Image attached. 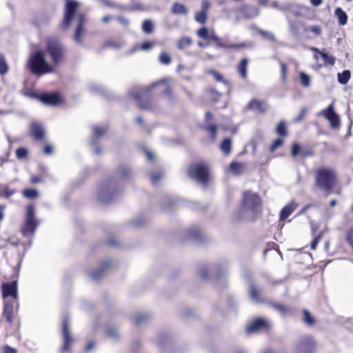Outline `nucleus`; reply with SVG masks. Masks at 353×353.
Listing matches in <instances>:
<instances>
[{"label":"nucleus","instance_id":"f257e3e1","mask_svg":"<svg viewBox=\"0 0 353 353\" xmlns=\"http://www.w3.org/2000/svg\"><path fill=\"white\" fill-rule=\"evenodd\" d=\"M46 52L50 57L52 64L47 62L43 51L39 50L32 54L28 60V67L32 74L42 75L54 72V68L61 64L65 54V47L55 37L46 39Z\"/></svg>","mask_w":353,"mask_h":353},{"label":"nucleus","instance_id":"f03ea898","mask_svg":"<svg viewBox=\"0 0 353 353\" xmlns=\"http://www.w3.org/2000/svg\"><path fill=\"white\" fill-rule=\"evenodd\" d=\"M261 199L260 196L252 191L243 193L240 201V208L234 214L236 220L253 221L261 211Z\"/></svg>","mask_w":353,"mask_h":353},{"label":"nucleus","instance_id":"7ed1b4c3","mask_svg":"<svg viewBox=\"0 0 353 353\" xmlns=\"http://www.w3.org/2000/svg\"><path fill=\"white\" fill-rule=\"evenodd\" d=\"M157 88L159 93H163L164 95L170 98L172 96V91L168 85L165 80L162 79L158 82L152 83L148 87H136L130 89L128 91V95L132 97L137 102L139 108L144 110H152V106L149 101H144L150 91L154 88Z\"/></svg>","mask_w":353,"mask_h":353},{"label":"nucleus","instance_id":"20e7f679","mask_svg":"<svg viewBox=\"0 0 353 353\" xmlns=\"http://www.w3.org/2000/svg\"><path fill=\"white\" fill-rule=\"evenodd\" d=\"M316 185L321 190L330 192L336 183L335 173L328 168H321L316 171Z\"/></svg>","mask_w":353,"mask_h":353},{"label":"nucleus","instance_id":"39448f33","mask_svg":"<svg viewBox=\"0 0 353 353\" xmlns=\"http://www.w3.org/2000/svg\"><path fill=\"white\" fill-rule=\"evenodd\" d=\"M39 224L35 218V208L34 205H29L26 210L25 222L21 229L23 235L27 237L32 236Z\"/></svg>","mask_w":353,"mask_h":353},{"label":"nucleus","instance_id":"423d86ee","mask_svg":"<svg viewBox=\"0 0 353 353\" xmlns=\"http://www.w3.org/2000/svg\"><path fill=\"white\" fill-rule=\"evenodd\" d=\"M119 194L115 182L112 180L103 183L98 191L97 197L101 203H108L113 201Z\"/></svg>","mask_w":353,"mask_h":353},{"label":"nucleus","instance_id":"0eeeda50","mask_svg":"<svg viewBox=\"0 0 353 353\" xmlns=\"http://www.w3.org/2000/svg\"><path fill=\"white\" fill-rule=\"evenodd\" d=\"M188 176L196 182L205 185L208 181V168L202 163H193L188 169Z\"/></svg>","mask_w":353,"mask_h":353},{"label":"nucleus","instance_id":"6e6552de","mask_svg":"<svg viewBox=\"0 0 353 353\" xmlns=\"http://www.w3.org/2000/svg\"><path fill=\"white\" fill-rule=\"evenodd\" d=\"M227 272V263L225 261L212 265L210 267L203 266L199 270V276L201 279L207 281L210 278V274H215L216 277L221 278Z\"/></svg>","mask_w":353,"mask_h":353},{"label":"nucleus","instance_id":"1a4fd4ad","mask_svg":"<svg viewBox=\"0 0 353 353\" xmlns=\"http://www.w3.org/2000/svg\"><path fill=\"white\" fill-rule=\"evenodd\" d=\"M315 347L314 339L310 336H304L296 341L294 353H314Z\"/></svg>","mask_w":353,"mask_h":353},{"label":"nucleus","instance_id":"9d476101","mask_svg":"<svg viewBox=\"0 0 353 353\" xmlns=\"http://www.w3.org/2000/svg\"><path fill=\"white\" fill-rule=\"evenodd\" d=\"M62 336L63 344L60 350L61 353L68 352L73 342L70 330V318L64 315L62 319Z\"/></svg>","mask_w":353,"mask_h":353},{"label":"nucleus","instance_id":"9b49d317","mask_svg":"<svg viewBox=\"0 0 353 353\" xmlns=\"http://www.w3.org/2000/svg\"><path fill=\"white\" fill-rule=\"evenodd\" d=\"M1 292L3 300L9 299V297H10V300H14L17 307L19 306L17 281L3 283L1 285Z\"/></svg>","mask_w":353,"mask_h":353},{"label":"nucleus","instance_id":"f8f14e48","mask_svg":"<svg viewBox=\"0 0 353 353\" xmlns=\"http://www.w3.org/2000/svg\"><path fill=\"white\" fill-rule=\"evenodd\" d=\"M78 3L73 0H68L65 5V14L63 20L61 23V27L68 29L70 26L72 20L74 18L75 12L77 9Z\"/></svg>","mask_w":353,"mask_h":353},{"label":"nucleus","instance_id":"ddd939ff","mask_svg":"<svg viewBox=\"0 0 353 353\" xmlns=\"http://www.w3.org/2000/svg\"><path fill=\"white\" fill-rule=\"evenodd\" d=\"M318 115H323L330 122L332 128H336L339 126V117L334 111L333 103L318 113Z\"/></svg>","mask_w":353,"mask_h":353},{"label":"nucleus","instance_id":"4468645a","mask_svg":"<svg viewBox=\"0 0 353 353\" xmlns=\"http://www.w3.org/2000/svg\"><path fill=\"white\" fill-rule=\"evenodd\" d=\"M270 326V323L263 318H257L250 321L246 327V332L254 333L260 330H268Z\"/></svg>","mask_w":353,"mask_h":353},{"label":"nucleus","instance_id":"2eb2a0df","mask_svg":"<svg viewBox=\"0 0 353 353\" xmlns=\"http://www.w3.org/2000/svg\"><path fill=\"white\" fill-rule=\"evenodd\" d=\"M3 301V316H5L7 321L11 323L14 319V310L17 311L19 306L17 307L14 300L6 299Z\"/></svg>","mask_w":353,"mask_h":353},{"label":"nucleus","instance_id":"dca6fc26","mask_svg":"<svg viewBox=\"0 0 353 353\" xmlns=\"http://www.w3.org/2000/svg\"><path fill=\"white\" fill-rule=\"evenodd\" d=\"M106 130L107 128L104 125H96L92 128L93 137L90 139V143L94 147V153L97 155L101 153V149L96 146L97 141L105 133Z\"/></svg>","mask_w":353,"mask_h":353},{"label":"nucleus","instance_id":"f3484780","mask_svg":"<svg viewBox=\"0 0 353 353\" xmlns=\"http://www.w3.org/2000/svg\"><path fill=\"white\" fill-rule=\"evenodd\" d=\"M39 99L44 104L55 106L61 103V98L58 93H43Z\"/></svg>","mask_w":353,"mask_h":353},{"label":"nucleus","instance_id":"a211bd4d","mask_svg":"<svg viewBox=\"0 0 353 353\" xmlns=\"http://www.w3.org/2000/svg\"><path fill=\"white\" fill-rule=\"evenodd\" d=\"M212 41L215 43L216 48H223V49H238L241 48L247 47L248 45L245 43H241L239 44H227L224 43L221 38L217 36L216 34L212 39Z\"/></svg>","mask_w":353,"mask_h":353},{"label":"nucleus","instance_id":"6ab92c4d","mask_svg":"<svg viewBox=\"0 0 353 353\" xmlns=\"http://www.w3.org/2000/svg\"><path fill=\"white\" fill-rule=\"evenodd\" d=\"M239 11L243 14L245 19H252L256 17L260 14L259 8L250 5H243L239 8Z\"/></svg>","mask_w":353,"mask_h":353},{"label":"nucleus","instance_id":"aec40b11","mask_svg":"<svg viewBox=\"0 0 353 353\" xmlns=\"http://www.w3.org/2000/svg\"><path fill=\"white\" fill-rule=\"evenodd\" d=\"M77 26L74 34V40L78 44L83 43L82 35L83 33V24L84 23V16L82 14L77 15Z\"/></svg>","mask_w":353,"mask_h":353},{"label":"nucleus","instance_id":"412c9836","mask_svg":"<svg viewBox=\"0 0 353 353\" xmlns=\"http://www.w3.org/2000/svg\"><path fill=\"white\" fill-rule=\"evenodd\" d=\"M109 265H110L109 261H104L102 263L101 267L99 270L92 271L90 273V274H89L90 278L92 281H97L100 280L104 276L105 273L108 270Z\"/></svg>","mask_w":353,"mask_h":353},{"label":"nucleus","instance_id":"4be33fe9","mask_svg":"<svg viewBox=\"0 0 353 353\" xmlns=\"http://www.w3.org/2000/svg\"><path fill=\"white\" fill-rule=\"evenodd\" d=\"M248 107L250 110L256 113H263L265 112L267 109V105L265 102L256 99L251 100Z\"/></svg>","mask_w":353,"mask_h":353},{"label":"nucleus","instance_id":"5701e85b","mask_svg":"<svg viewBox=\"0 0 353 353\" xmlns=\"http://www.w3.org/2000/svg\"><path fill=\"white\" fill-rule=\"evenodd\" d=\"M30 134L34 139L37 140H41L45 134V131L43 126L37 122H33L30 127Z\"/></svg>","mask_w":353,"mask_h":353},{"label":"nucleus","instance_id":"b1692460","mask_svg":"<svg viewBox=\"0 0 353 353\" xmlns=\"http://www.w3.org/2000/svg\"><path fill=\"white\" fill-rule=\"evenodd\" d=\"M216 32L213 30H208L205 27H202L199 29L196 32V35L199 38L203 39L205 41L210 43V41H212Z\"/></svg>","mask_w":353,"mask_h":353},{"label":"nucleus","instance_id":"393cba45","mask_svg":"<svg viewBox=\"0 0 353 353\" xmlns=\"http://www.w3.org/2000/svg\"><path fill=\"white\" fill-rule=\"evenodd\" d=\"M296 207L297 204L294 202L289 203L286 205H285L280 212L279 220H285L288 217H289L291 215V214L294 211Z\"/></svg>","mask_w":353,"mask_h":353},{"label":"nucleus","instance_id":"a878e982","mask_svg":"<svg viewBox=\"0 0 353 353\" xmlns=\"http://www.w3.org/2000/svg\"><path fill=\"white\" fill-rule=\"evenodd\" d=\"M188 237L190 239L200 241L202 237V231L198 228H192L187 231Z\"/></svg>","mask_w":353,"mask_h":353},{"label":"nucleus","instance_id":"bb28decb","mask_svg":"<svg viewBox=\"0 0 353 353\" xmlns=\"http://www.w3.org/2000/svg\"><path fill=\"white\" fill-rule=\"evenodd\" d=\"M171 12L174 14H187L188 12V8L182 3L175 2L173 3L171 8Z\"/></svg>","mask_w":353,"mask_h":353},{"label":"nucleus","instance_id":"cd10ccee","mask_svg":"<svg viewBox=\"0 0 353 353\" xmlns=\"http://www.w3.org/2000/svg\"><path fill=\"white\" fill-rule=\"evenodd\" d=\"M334 15L338 19L341 26H345L347 22V15L341 8H336L334 10Z\"/></svg>","mask_w":353,"mask_h":353},{"label":"nucleus","instance_id":"c85d7f7f","mask_svg":"<svg viewBox=\"0 0 353 353\" xmlns=\"http://www.w3.org/2000/svg\"><path fill=\"white\" fill-rule=\"evenodd\" d=\"M192 43V40L190 37H182L179 39L177 42L176 47L179 50L185 51V50L191 46Z\"/></svg>","mask_w":353,"mask_h":353},{"label":"nucleus","instance_id":"c756f323","mask_svg":"<svg viewBox=\"0 0 353 353\" xmlns=\"http://www.w3.org/2000/svg\"><path fill=\"white\" fill-rule=\"evenodd\" d=\"M248 60L247 59H243L238 65L237 70L238 72L243 79L247 77V68H248Z\"/></svg>","mask_w":353,"mask_h":353},{"label":"nucleus","instance_id":"7c9ffc66","mask_svg":"<svg viewBox=\"0 0 353 353\" xmlns=\"http://www.w3.org/2000/svg\"><path fill=\"white\" fill-rule=\"evenodd\" d=\"M107 336L113 341H117L120 336L118 329L114 326H109L106 330Z\"/></svg>","mask_w":353,"mask_h":353},{"label":"nucleus","instance_id":"2f4dec72","mask_svg":"<svg viewBox=\"0 0 353 353\" xmlns=\"http://www.w3.org/2000/svg\"><path fill=\"white\" fill-rule=\"evenodd\" d=\"M245 168V165L242 163L232 162L230 165V170L234 174H241Z\"/></svg>","mask_w":353,"mask_h":353},{"label":"nucleus","instance_id":"473e14b6","mask_svg":"<svg viewBox=\"0 0 353 353\" xmlns=\"http://www.w3.org/2000/svg\"><path fill=\"white\" fill-rule=\"evenodd\" d=\"M351 73L348 70H345L342 72L338 73L337 74L338 81L342 85L346 84L349 81Z\"/></svg>","mask_w":353,"mask_h":353},{"label":"nucleus","instance_id":"72a5a7b5","mask_svg":"<svg viewBox=\"0 0 353 353\" xmlns=\"http://www.w3.org/2000/svg\"><path fill=\"white\" fill-rule=\"evenodd\" d=\"M149 315L145 312L136 314L133 317V321L135 325H140L148 321Z\"/></svg>","mask_w":353,"mask_h":353},{"label":"nucleus","instance_id":"f704fd0d","mask_svg":"<svg viewBox=\"0 0 353 353\" xmlns=\"http://www.w3.org/2000/svg\"><path fill=\"white\" fill-rule=\"evenodd\" d=\"M142 31L146 34H150L153 32L154 26L152 20L145 19L143 21L141 26Z\"/></svg>","mask_w":353,"mask_h":353},{"label":"nucleus","instance_id":"c9c22d12","mask_svg":"<svg viewBox=\"0 0 353 353\" xmlns=\"http://www.w3.org/2000/svg\"><path fill=\"white\" fill-rule=\"evenodd\" d=\"M159 60L161 64L166 65H169L172 61L171 57L168 53H167L165 51L161 52L159 56Z\"/></svg>","mask_w":353,"mask_h":353},{"label":"nucleus","instance_id":"e433bc0d","mask_svg":"<svg viewBox=\"0 0 353 353\" xmlns=\"http://www.w3.org/2000/svg\"><path fill=\"white\" fill-rule=\"evenodd\" d=\"M208 13L200 10L195 14L194 19L198 23L204 25L206 23Z\"/></svg>","mask_w":353,"mask_h":353},{"label":"nucleus","instance_id":"4c0bfd02","mask_svg":"<svg viewBox=\"0 0 353 353\" xmlns=\"http://www.w3.org/2000/svg\"><path fill=\"white\" fill-rule=\"evenodd\" d=\"M15 192L14 190H11L8 186H2L0 189V196L8 199L13 195Z\"/></svg>","mask_w":353,"mask_h":353},{"label":"nucleus","instance_id":"58836bf2","mask_svg":"<svg viewBox=\"0 0 353 353\" xmlns=\"http://www.w3.org/2000/svg\"><path fill=\"white\" fill-rule=\"evenodd\" d=\"M250 294L253 301L256 303L260 302L258 291L252 283L250 284Z\"/></svg>","mask_w":353,"mask_h":353},{"label":"nucleus","instance_id":"ea45409f","mask_svg":"<svg viewBox=\"0 0 353 353\" xmlns=\"http://www.w3.org/2000/svg\"><path fill=\"white\" fill-rule=\"evenodd\" d=\"M141 3L136 0H131L130 3L128 5V12H132L135 10H142Z\"/></svg>","mask_w":353,"mask_h":353},{"label":"nucleus","instance_id":"a19ab883","mask_svg":"<svg viewBox=\"0 0 353 353\" xmlns=\"http://www.w3.org/2000/svg\"><path fill=\"white\" fill-rule=\"evenodd\" d=\"M221 150L225 154H229L231 150V139L225 138L221 144Z\"/></svg>","mask_w":353,"mask_h":353},{"label":"nucleus","instance_id":"79ce46f5","mask_svg":"<svg viewBox=\"0 0 353 353\" xmlns=\"http://www.w3.org/2000/svg\"><path fill=\"white\" fill-rule=\"evenodd\" d=\"M8 65L4 56L0 53V74L3 75L8 72Z\"/></svg>","mask_w":353,"mask_h":353},{"label":"nucleus","instance_id":"37998d69","mask_svg":"<svg viewBox=\"0 0 353 353\" xmlns=\"http://www.w3.org/2000/svg\"><path fill=\"white\" fill-rule=\"evenodd\" d=\"M320 54L321 57L323 58L325 64H328L330 65H332L335 63V58L331 55H329L327 53L325 52H321Z\"/></svg>","mask_w":353,"mask_h":353},{"label":"nucleus","instance_id":"c03bdc74","mask_svg":"<svg viewBox=\"0 0 353 353\" xmlns=\"http://www.w3.org/2000/svg\"><path fill=\"white\" fill-rule=\"evenodd\" d=\"M301 85L305 88H308L310 85V77L305 72H301L299 74Z\"/></svg>","mask_w":353,"mask_h":353},{"label":"nucleus","instance_id":"a18cd8bd","mask_svg":"<svg viewBox=\"0 0 353 353\" xmlns=\"http://www.w3.org/2000/svg\"><path fill=\"white\" fill-rule=\"evenodd\" d=\"M276 132L281 137L286 135V125L284 121H281L278 123L276 128Z\"/></svg>","mask_w":353,"mask_h":353},{"label":"nucleus","instance_id":"49530a36","mask_svg":"<svg viewBox=\"0 0 353 353\" xmlns=\"http://www.w3.org/2000/svg\"><path fill=\"white\" fill-rule=\"evenodd\" d=\"M25 197L28 199H35L38 196V192L34 189H26L23 192Z\"/></svg>","mask_w":353,"mask_h":353},{"label":"nucleus","instance_id":"de8ad7c7","mask_svg":"<svg viewBox=\"0 0 353 353\" xmlns=\"http://www.w3.org/2000/svg\"><path fill=\"white\" fill-rule=\"evenodd\" d=\"M119 174L121 178L126 179L130 176L129 168L125 165H120L119 167Z\"/></svg>","mask_w":353,"mask_h":353},{"label":"nucleus","instance_id":"09e8293b","mask_svg":"<svg viewBox=\"0 0 353 353\" xmlns=\"http://www.w3.org/2000/svg\"><path fill=\"white\" fill-rule=\"evenodd\" d=\"M163 177V172H155L150 174V180L151 183L153 185H156L159 181Z\"/></svg>","mask_w":353,"mask_h":353},{"label":"nucleus","instance_id":"8fccbe9b","mask_svg":"<svg viewBox=\"0 0 353 353\" xmlns=\"http://www.w3.org/2000/svg\"><path fill=\"white\" fill-rule=\"evenodd\" d=\"M210 73L213 75L214 78L217 81L220 82H223L227 87L228 89H230V85L227 81L223 79L222 75L219 73L218 72L215 70H212Z\"/></svg>","mask_w":353,"mask_h":353},{"label":"nucleus","instance_id":"3c124183","mask_svg":"<svg viewBox=\"0 0 353 353\" xmlns=\"http://www.w3.org/2000/svg\"><path fill=\"white\" fill-rule=\"evenodd\" d=\"M270 305L272 306V308L278 311L281 314H285L288 311V308L285 305L279 303H271Z\"/></svg>","mask_w":353,"mask_h":353},{"label":"nucleus","instance_id":"603ef678","mask_svg":"<svg viewBox=\"0 0 353 353\" xmlns=\"http://www.w3.org/2000/svg\"><path fill=\"white\" fill-rule=\"evenodd\" d=\"M258 32L265 39L274 41L275 37L271 32L265 31L261 29H257Z\"/></svg>","mask_w":353,"mask_h":353},{"label":"nucleus","instance_id":"864d4df0","mask_svg":"<svg viewBox=\"0 0 353 353\" xmlns=\"http://www.w3.org/2000/svg\"><path fill=\"white\" fill-rule=\"evenodd\" d=\"M146 222V219L144 216H140L137 218H135L132 221V225L136 228H139L142 226Z\"/></svg>","mask_w":353,"mask_h":353},{"label":"nucleus","instance_id":"5fc2aeb1","mask_svg":"<svg viewBox=\"0 0 353 353\" xmlns=\"http://www.w3.org/2000/svg\"><path fill=\"white\" fill-rule=\"evenodd\" d=\"M28 155V150L25 148H19L16 150V156L19 159H23Z\"/></svg>","mask_w":353,"mask_h":353},{"label":"nucleus","instance_id":"6e6d98bb","mask_svg":"<svg viewBox=\"0 0 353 353\" xmlns=\"http://www.w3.org/2000/svg\"><path fill=\"white\" fill-rule=\"evenodd\" d=\"M345 239L353 250V226L350 230H347L345 236Z\"/></svg>","mask_w":353,"mask_h":353},{"label":"nucleus","instance_id":"4d7b16f0","mask_svg":"<svg viewBox=\"0 0 353 353\" xmlns=\"http://www.w3.org/2000/svg\"><path fill=\"white\" fill-rule=\"evenodd\" d=\"M301 25L302 23L301 22H291L290 23V28L294 35L296 36L299 34V28Z\"/></svg>","mask_w":353,"mask_h":353},{"label":"nucleus","instance_id":"13d9d810","mask_svg":"<svg viewBox=\"0 0 353 353\" xmlns=\"http://www.w3.org/2000/svg\"><path fill=\"white\" fill-rule=\"evenodd\" d=\"M303 148L298 143H294L292 146L291 154L293 157L300 155Z\"/></svg>","mask_w":353,"mask_h":353},{"label":"nucleus","instance_id":"bf43d9fd","mask_svg":"<svg viewBox=\"0 0 353 353\" xmlns=\"http://www.w3.org/2000/svg\"><path fill=\"white\" fill-rule=\"evenodd\" d=\"M304 322L307 325H312L314 323V319L310 315V312L307 310H304Z\"/></svg>","mask_w":353,"mask_h":353},{"label":"nucleus","instance_id":"052dcab7","mask_svg":"<svg viewBox=\"0 0 353 353\" xmlns=\"http://www.w3.org/2000/svg\"><path fill=\"white\" fill-rule=\"evenodd\" d=\"M206 130L211 134L212 139H215L216 135V125H210L206 127Z\"/></svg>","mask_w":353,"mask_h":353},{"label":"nucleus","instance_id":"680f3d73","mask_svg":"<svg viewBox=\"0 0 353 353\" xmlns=\"http://www.w3.org/2000/svg\"><path fill=\"white\" fill-rule=\"evenodd\" d=\"M282 144H283L282 139H276L270 148V151L272 152H273L276 148L281 146Z\"/></svg>","mask_w":353,"mask_h":353},{"label":"nucleus","instance_id":"e2e57ef3","mask_svg":"<svg viewBox=\"0 0 353 353\" xmlns=\"http://www.w3.org/2000/svg\"><path fill=\"white\" fill-rule=\"evenodd\" d=\"M314 155V152L310 149L302 148L300 156L302 157H310Z\"/></svg>","mask_w":353,"mask_h":353},{"label":"nucleus","instance_id":"0e129e2a","mask_svg":"<svg viewBox=\"0 0 353 353\" xmlns=\"http://www.w3.org/2000/svg\"><path fill=\"white\" fill-rule=\"evenodd\" d=\"M116 19L117 20V21L119 23H121L124 27H128L129 26V23H130L129 20L123 17H121V16L117 17L116 18Z\"/></svg>","mask_w":353,"mask_h":353},{"label":"nucleus","instance_id":"69168bd1","mask_svg":"<svg viewBox=\"0 0 353 353\" xmlns=\"http://www.w3.org/2000/svg\"><path fill=\"white\" fill-rule=\"evenodd\" d=\"M210 7V3L208 0H202L201 2V11L207 12Z\"/></svg>","mask_w":353,"mask_h":353},{"label":"nucleus","instance_id":"338daca9","mask_svg":"<svg viewBox=\"0 0 353 353\" xmlns=\"http://www.w3.org/2000/svg\"><path fill=\"white\" fill-rule=\"evenodd\" d=\"M210 92L211 94V98L214 102L217 101L221 97V94L219 92H218L214 89L210 90Z\"/></svg>","mask_w":353,"mask_h":353},{"label":"nucleus","instance_id":"774afa93","mask_svg":"<svg viewBox=\"0 0 353 353\" xmlns=\"http://www.w3.org/2000/svg\"><path fill=\"white\" fill-rule=\"evenodd\" d=\"M152 47H153L152 43H151L150 41H145L141 45L140 48L142 50H148L151 49Z\"/></svg>","mask_w":353,"mask_h":353}]
</instances>
